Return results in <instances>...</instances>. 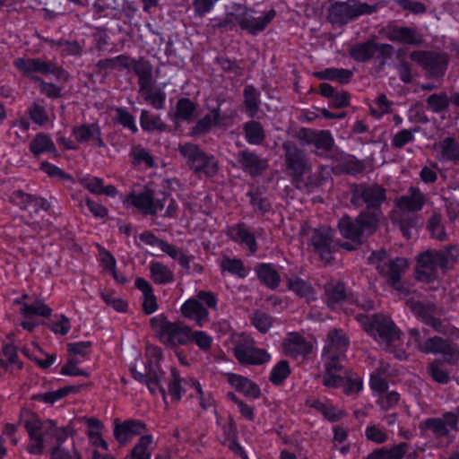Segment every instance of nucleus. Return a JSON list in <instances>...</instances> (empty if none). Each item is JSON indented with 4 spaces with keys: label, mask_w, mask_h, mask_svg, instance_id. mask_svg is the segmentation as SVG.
Returning a JSON list of instances; mask_svg holds the SVG:
<instances>
[{
    "label": "nucleus",
    "mask_w": 459,
    "mask_h": 459,
    "mask_svg": "<svg viewBox=\"0 0 459 459\" xmlns=\"http://www.w3.org/2000/svg\"><path fill=\"white\" fill-rule=\"evenodd\" d=\"M369 329L376 331L379 338L387 346L392 345L400 337V331L396 328L394 322L384 315H374L370 318Z\"/></svg>",
    "instance_id": "obj_12"
},
{
    "label": "nucleus",
    "mask_w": 459,
    "mask_h": 459,
    "mask_svg": "<svg viewBox=\"0 0 459 459\" xmlns=\"http://www.w3.org/2000/svg\"><path fill=\"white\" fill-rule=\"evenodd\" d=\"M229 236L234 241H238L241 244L246 245L249 251L254 254L257 250V244L255 238L251 233L244 223H239L236 226L231 227L229 230Z\"/></svg>",
    "instance_id": "obj_27"
},
{
    "label": "nucleus",
    "mask_w": 459,
    "mask_h": 459,
    "mask_svg": "<svg viewBox=\"0 0 459 459\" xmlns=\"http://www.w3.org/2000/svg\"><path fill=\"white\" fill-rule=\"evenodd\" d=\"M229 383L238 392L244 395L252 398H258L261 395L259 386L250 379L240 375L230 374L229 376Z\"/></svg>",
    "instance_id": "obj_26"
},
{
    "label": "nucleus",
    "mask_w": 459,
    "mask_h": 459,
    "mask_svg": "<svg viewBox=\"0 0 459 459\" xmlns=\"http://www.w3.org/2000/svg\"><path fill=\"white\" fill-rule=\"evenodd\" d=\"M164 253L169 255L172 259L178 261L179 264L184 268L187 273L190 270V262L193 260V255H187L184 252L183 249L177 247L174 245L169 243H166L164 248L162 249Z\"/></svg>",
    "instance_id": "obj_51"
},
{
    "label": "nucleus",
    "mask_w": 459,
    "mask_h": 459,
    "mask_svg": "<svg viewBox=\"0 0 459 459\" xmlns=\"http://www.w3.org/2000/svg\"><path fill=\"white\" fill-rule=\"evenodd\" d=\"M30 150L34 155H39L45 152H56V146L50 137L42 133L38 134L30 142Z\"/></svg>",
    "instance_id": "obj_46"
},
{
    "label": "nucleus",
    "mask_w": 459,
    "mask_h": 459,
    "mask_svg": "<svg viewBox=\"0 0 459 459\" xmlns=\"http://www.w3.org/2000/svg\"><path fill=\"white\" fill-rule=\"evenodd\" d=\"M140 124L142 128L147 132H165L168 127L167 125L161 121L160 116L154 115L146 109H143L141 112Z\"/></svg>",
    "instance_id": "obj_39"
},
{
    "label": "nucleus",
    "mask_w": 459,
    "mask_h": 459,
    "mask_svg": "<svg viewBox=\"0 0 459 459\" xmlns=\"http://www.w3.org/2000/svg\"><path fill=\"white\" fill-rule=\"evenodd\" d=\"M426 203V197L418 188L410 187L407 194L396 200V206L402 212H416L420 211Z\"/></svg>",
    "instance_id": "obj_19"
},
{
    "label": "nucleus",
    "mask_w": 459,
    "mask_h": 459,
    "mask_svg": "<svg viewBox=\"0 0 459 459\" xmlns=\"http://www.w3.org/2000/svg\"><path fill=\"white\" fill-rule=\"evenodd\" d=\"M342 357H344V354L324 351L325 372L338 374L342 372L343 369L342 365L340 363Z\"/></svg>",
    "instance_id": "obj_62"
},
{
    "label": "nucleus",
    "mask_w": 459,
    "mask_h": 459,
    "mask_svg": "<svg viewBox=\"0 0 459 459\" xmlns=\"http://www.w3.org/2000/svg\"><path fill=\"white\" fill-rule=\"evenodd\" d=\"M152 437L150 435L141 437L139 442L132 450V459H150L151 452L148 446L151 445Z\"/></svg>",
    "instance_id": "obj_61"
},
{
    "label": "nucleus",
    "mask_w": 459,
    "mask_h": 459,
    "mask_svg": "<svg viewBox=\"0 0 459 459\" xmlns=\"http://www.w3.org/2000/svg\"><path fill=\"white\" fill-rule=\"evenodd\" d=\"M303 139L307 144L316 147V154L319 156H323L331 151L334 144V140L327 130L306 129L303 132Z\"/></svg>",
    "instance_id": "obj_17"
},
{
    "label": "nucleus",
    "mask_w": 459,
    "mask_h": 459,
    "mask_svg": "<svg viewBox=\"0 0 459 459\" xmlns=\"http://www.w3.org/2000/svg\"><path fill=\"white\" fill-rule=\"evenodd\" d=\"M221 268L222 271H227L239 278H245L247 274L243 262L237 258H224L221 263Z\"/></svg>",
    "instance_id": "obj_56"
},
{
    "label": "nucleus",
    "mask_w": 459,
    "mask_h": 459,
    "mask_svg": "<svg viewBox=\"0 0 459 459\" xmlns=\"http://www.w3.org/2000/svg\"><path fill=\"white\" fill-rule=\"evenodd\" d=\"M255 273L259 281L268 288L274 290L279 286L280 275L270 264H259Z\"/></svg>",
    "instance_id": "obj_31"
},
{
    "label": "nucleus",
    "mask_w": 459,
    "mask_h": 459,
    "mask_svg": "<svg viewBox=\"0 0 459 459\" xmlns=\"http://www.w3.org/2000/svg\"><path fill=\"white\" fill-rule=\"evenodd\" d=\"M410 57L421 65L429 78L443 77L448 65L446 54L434 51H412Z\"/></svg>",
    "instance_id": "obj_10"
},
{
    "label": "nucleus",
    "mask_w": 459,
    "mask_h": 459,
    "mask_svg": "<svg viewBox=\"0 0 459 459\" xmlns=\"http://www.w3.org/2000/svg\"><path fill=\"white\" fill-rule=\"evenodd\" d=\"M325 302L329 307H335L347 299L346 288L343 282L332 281L325 286Z\"/></svg>",
    "instance_id": "obj_28"
},
{
    "label": "nucleus",
    "mask_w": 459,
    "mask_h": 459,
    "mask_svg": "<svg viewBox=\"0 0 459 459\" xmlns=\"http://www.w3.org/2000/svg\"><path fill=\"white\" fill-rule=\"evenodd\" d=\"M275 16V11L270 10L264 16L260 17H244L238 21V24L242 30H247L249 33L255 35L264 30L266 26Z\"/></svg>",
    "instance_id": "obj_25"
},
{
    "label": "nucleus",
    "mask_w": 459,
    "mask_h": 459,
    "mask_svg": "<svg viewBox=\"0 0 459 459\" xmlns=\"http://www.w3.org/2000/svg\"><path fill=\"white\" fill-rule=\"evenodd\" d=\"M73 134L80 143H93L100 148H106L101 138L100 127L98 124H83L73 128Z\"/></svg>",
    "instance_id": "obj_18"
},
{
    "label": "nucleus",
    "mask_w": 459,
    "mask_h": 459,
    "mask_svg": "<svg viewBox=\"0 0 459 459\" xmlns=\"http://www.w3.org/2000/svg\"><path fill=\"white\" fill-rule=\"evenodd\" d=\"M442 157L455 163L459 162V143L454 137H446L440 142Z\"/></svg>",
    "instance_id": "obj_49"
},
{
    "label": "nucleus",
    "mask_w": 459,
    "mask_h": 459,
    "mask_svg": "<svg viewBox=\"0 0 459 459\" xmlns=\"http://www.w3.org/2000/svg\"><path fill=\"white\" fill-rule=\"evenodd\" d=\"M387 37L392 41L405 44L417 45L420 43L415 30L408 27H394L389 30Z\"/></svg>",
    "instance_id": "obj_41"
},
{
    "label": "nucleus",
    "mask_w": 459,
    "mask_h": 459,
    "mask_svg": "<svg viewBox=\"0 0 459 459\" xmlns=\"http://www.w3.org/2000/svg\"><path fill=\"white\" fill-rule=\"evenodd\" d=\"M320 94L330 100L329 106L333 108H342L350 104L351 95L347 91H336L329 83L323 82L319 85Z\"/></svg>",
    "instance_id": "obj_22"
},
{
    "label": "nucleus",
    "mask_w": 459,
    "mask_h": 459,
    "mask_svg": "<svg viewBox=\"0 0 459 459\" xmlns=\"http://www.w3.org/2000/svg\"><path fill=\"white\" fill-rule=\"evenodd\" d=\"M134 378L141 383L145 384L150 392L155 394L158 389L161 394L163 399L166 398V391L161 385V380L164 377V372L161 370L158 362L150 360L145 366V372L137 371L134 368H131Z\"/></svg>",
    "instance_id": "obj_11"
},
{
    "label": "nucleus",
    "mask_w": 459,
    "mask_h": 459,
    "mask_svg": "<svg viewBox=\"0 0 459 459\" xmlns=\"http://www.w3.org/2000/svg\"><path fill=\"white\" fill-rule=\"evenodd\" d=\"M196 116V105L187 98L179 99L176 105L174 118L191 122Z\"/></svg>",
    "instance_id": "obj_40"
},
{
    "label": "nucleus",
    "mask_w": 459,
    "mask_h": 459,
    "mask_svg": "<svg viewBox=\"0 0 459 459\" xmlns=\"http://www.w3.org/2000/svg\"><path fill=\"white\" fill-rule=\"evenodd\" d=\"M245 137L250 144L260 145L265 139V133L260 122L251 120L244 125Z\"/></svg>",
    "instance_id": "obj_38"
},
{
    "label": "nucleus",
    "mask_w": 459,
    "mask_h": 459,
    "mask_svg": "<svg viewBox=\"0 0 459 459\" xmlns=\"http://www.w3.org/2000/svg\"><path fill=\"white\" fill-rule=\"evenodd\" d=\"M152 329L166 346L173 348L189 342L190 327L180 322L171 323L163 315L150 321Z\"/></svg>",
    "instance_id": "obj_6"
},
{
    "label": "nucleus",
    "mask_w": 459,
    "mask_h": 459,
    "mask_svg": "<svg viewBox=\"0 0 459 459\" xmlns=\"http://www.w3.org/2000/svg\"><path fill=\"white\" fill-rule=\"evenodd\" d=\"M407 267L408 264L405 258L396 257L378 265V273L385 278L387 284L400 290V281Z\"/></svg>",
    "instance_id": "obj_13"
},
{
    "label": "nucleus",
    "mask_w": 459,
    "mask_h": 459,
    "mask_svg": "<svg viewBox=\"0 0 459 459\" xmlns=\"http://www.w3.org/2000/svg\"><path fill=\"white\" fill-rule=\"evenodd\" d=\"M418 221V216L410 212H403V214L400 216V219L398 220V225L403 235L406 238H411V230L417 228Z\"/></svg>",
    "instance_id": "obj_58"
},
{
    "label": "nucleus",
    "mask_w": 459,
    "mask_h": 459,
    "mask_svg": "<svg viewBox=\"0 0 459 459\" xmlns=\"http://www.w3.org/2000/svg\"><path fill=\"white\" fill-rule=\"evenodd\" d=\"M195 172H203L207 176H213L218 171L217 162L212 156L206 155L202 152L190 165Z\"/></svg>",
    "instance_id": "obj_37"
},
{
    "label": "nucleus",
    "mask_w": 459,
    "mask_h": 459,
    "mask_svg": "<svg viewBox=\"0 0 459 459\" xmlns=\"http://www.w3.org/2000/svg\"><path fill=\"white\" fill-rule=\"evenodd\" d=\"M182 314L195 320L197 325L202 326L209 320V313L197 299H190L186 300L181 307Z\"/></svg>",
    "instance_id": "obj_21"
},
{
    "label": "nucleus",
    "mask_w": 459,
    "mask_h": 459,
    "mask_svg": "<svg viewBox=\"0 0 459 459\" xmlns=\"http://www.w3.org/2000/svg\"><path fill=\"white\" fill-rule=\"evenodd\" d=\"M80 387V385H67L54 392L35 394L32 396V399L35 401H40L46 403L53 404L56 401L66 396L68 394L78 392Z\"/></svg>",
    "instance_id": "obj_44"
},
{
    "label": "nucleus",
    "mask_w": 459,
    "mask_h": 459,
    "mask_svg": "<svg viewBox=\"0 0 459 459\" xmlns=\"http://www.w3.org/2000/svg\"><path fill=\"white\" fill-rule=\"evenodd\" d=\"M427 229L432 238L439 241L446 240L447 234L446 233L445 226L442 222V215L440 213L435 212L431 215L428 221Z\"/></svg>",
    "instance_id": "obj_52"
},
{
    "label": "nucleus",
    "mask_w": 459,
    "mask_h": 459,
    "mask_svg": "<svg viewBox=\"0 0 459 459\" xmlns=\"http://www.w3.org/2000/svg\"><path fill=\"white\" fill-rule=\"evenodd\" d=\"M273 319L268 314L263 311H256L252 317V323L261 333H266L272 326Z\"/></svg>",
    "instance_id": "obj_64"
},
{
    "label": "nucleus",
    "mask_w": 459,
    "mask_h": 459,
    "mask_svg": "<svg viewBox=\"0 0 459 459\" xmlns=\"http://www.w3.org/2000/svg\"><path fill=\"white\" fill-rule=\"evenodd\" d=\"M350 56L357 62H367L376 54V42L368 40L367 42L355 44L349 50Z\"/></svg>",
    "instance_id": "obj_33"
},
{
    "label": "nucleus",
    "mask_w": 459,
    "mask_h": 459,
    "mask_svg": "<svg viewBox=\"0 0 459 459\" xmlns=\"http://www.w3.org/2000/svg\"><path fill=\"white\" fill-rule=\"evenodd\" d=\"M243 95L246 110L250 117H254L259 109L260 92L253 85H247Z\"/></svg>",
    "instance_id": "obj_45"
},
{
    "label": "nucleus",
    "mask_w": 459,
    "mask_h": 459,
    "mask_svg": "<svg viewBox=\"0 0 459 459\" xmlns=\"http://www.w3.org/2000/svg\"><path fill=\"white\" fill-rule=\"evenodd\" d=\"M349 345V340L342 330L332 329L327 334V344L324 351L344 354Z\"/></svg>",
    "instance_id": "obj_29"
},
{
    "label": "nucleus",
    "mask_w": 459,
    "mask_h": 459,
    "mask_svg": "<svg viewBox=\"0 0 459 459\" xmlns=\"http://www.w3.org/2000/svg\"><path fill=\"white\" fill-rule=\"evenodd\" d=\"M283 349L288 356L297 358L299 355L310 353L312 346L301 335L291 333L283 342Z\"/></svg>",
    "instance_id": "obj_23"
},
{
    "label": "nucleus",
    "mask_w": 459,
    "mask_h": 459,
    "mask_svg": "<svg viewBox=\"0 0 459 459\" xmlns=\"http://www.w3.org/2000/svg\"><path fill=\"white\" fill-rule=\"evenodd\" d=\"M221 116L220 108H213L210 114L205 115L203 118L197 121L195 126L192 129L194 135H201L208 133L212 125L218 123Z\"/></svg>",
    "instance_id": "obj_42"
},
{
    "label": "nucleus",
    "mask_w": 459,
    "mask_h": 459,
    "mask_svg": "<svg viewBox=\"0 0 459 459\" xmlns=\"http://www.w3.org/2000/svg\"><path fill=\"white\" fill-rule=\"evenodd\" d=\"M406 305L416 316L434 331L451 339H459V329L440 319L445 315V309L442 307L430 301L423 302L415 299H408Z\"/></svg>",
    "instance_id": "obj_3"
},
{
    "label": "nucleus",
    "mask_w": 459,
    "mask_h": 459,
    "mask_svg": "<svg viewBox=\"0 0 459 459\" xmlns=\"http://www.w3.org/2000/svg\"><path fill=\"white\" fill-rule=\"evenodd\" d=\"M377 10V4L369 5L366 3L348 0L347 2H335L328 9L327 20L332 24L343 26L350 20L363 14H370Z\"/></svg>",
    "instance_id": "obj_7"
},
{
    "label": "nucleus",
    "mask_w": 459,
    "mask_h": 459,
    "mask_svg": "<svg viewBox=\"0 0 459 459\" xmlns=\"http://www.w3.org/2000/svg\"><path fill=\"white\" fill-rule=\"evenodd\" d=\"M238 165L251 177L261 176L268 168L266 159H263L255 152L243 150L236 154Z\"/></svg>",
    "instance_id": "obj_14"
},
{
    "label": "nucleus",
    "mask_w": 459,
    "mask_h": 459,
    "mask_svg": "<svg viewBox=\"0 0 459 459\" xmlns=\"http://www.w3.org/2000/svg\"><path fill=\"white\" fill-rule=\"evenodd\" d=\"M427 107L433 113H440L447 109L450 100L446 92L434 93L427 98Z\"/></svg>",
    "instance_id": "obj_53"
},
{
    "label": "nucleus",
    "mask_w": 459,
    "mask_h": 459,
    "mask_svg": "<svg viewBox=\"0 0 459 459\" xmlns=\"http://www.w3.org/2000/svg\"><path fill=\"white\" fill-rule=\"evenodd\" d=\"M13 197L21 200V204L24 209L32 206L35 212H37L39 208L44 211H48L50 208V204L46 199L26 194L22 190L15 191Z\"/></svg>",
    "instance_id": "obj_43"
},
{
    "label": "nucleus",
    "mask_w": 459,
    "mask_h": 459,
    "mask_svg": "<svg viewBox=\"0 0 459 459\" xmlns=\"http://www.w3.org/2000/svg\"><path fill=\"white\" fill-rule=\"evenodd\" d=\"M428 371L433 380L439 384H447L450 380L449 373L444 368L440 359H434L429 365Z\"/></svg>",
    "instance_id": "obj_57"
},
{
    "label": "nucleus",
    "mask_w": 459,
    "mask_h": 459,
    "mask_svg": "<svg viewBox=\"0 0 459 459\" xmlns=\"http://www.w3.org/2000/svg\"><path fill=\"white\" fill-rule=\"evenodd\" d=\"M351 203L355 207L366 205L365 211L378 212L382 217L380 207L386 201V190L382 186L373 184H352L350 186Z\"/></svg>",
    "instance_id": "obj_5"
},
{
    "label": "nucleus",
    "mask_w": 459,
    "mask_h": 459,
    "mask_svg": "<svg viewBox=\"0 0 459 459\" xmlns=\"http://www.w3.org/2000/svg\"><path fill=\"white\" fill-rule=\"evenodd\" d=\"M145 430V424L137 420H125L121 424H116L114 429V435L116 439L120 444H126L133 437L141 435Z\"/></svg>",
    "instance_id": "obj_20"
},
{
    "label": "nucleus",
    "mask_w": 459,
    "mask_h": 459,
    "mask_svg": "<svg viewBox=\"0 0 459 459\" xmlns=\"http://www.w3.org/2000/svg\"><path fill=\"white\" fill-rule=\"evenodd\" d=\"M132 66V58L126 55H120L113 58L100 59L97 63L100 70L108 69H129Z\"/></svg>",
    "instance_id": "obj_47"
},
{
    "label": "nucleus",
    "mask_w": 459,
    "mask_h": 459,
    "mask_svg": "<svg viewBox=\"0 0 459 459\" xmlns=\"http://www.w3.org/2000/svg\"><path fill=\"white\" fill-rule=\"evenodd\" d=\"M133 71L138 76L139 91L145 90L150 85H152V65L151 63L141 57L138 60L132 58Z\"/></svg>",
    "instance_id": "obj_24"
},
{
    "label": "nucleus",
    "mask_w": 459,
    "mask_h": 459,
    "mask_svg": "<svg viewBox=\"0 0 459 459\" xmlns=\"http://www.w3.org/2000/svg\"><path fill=\"white\" fill-rule=\"evenodd\" d=\"M409 445L402 442L391 448L382 447L377 449V454L381 459H402L406 454Z\"/></svg>",
    "instance_id": "obj_59"
},
{
    "label": "nucleus",
    "mask_w": 459,
    "mask_h": 459,
    "mask_svg": "<svg viewBox=\"0 0 459 459\" xmlns=\"http://www.w3.org/2000/svg\"><path fill=\"white\" fill-rule=\"evenodd\" d=\"M135 287L143 294V309L147 314H152L158 308L156 297L152 285L143 278L138 277L135 280Z\"/></svg>",
    "instance_id": "obj_30"
},
{
    "label": "nucleus",
    "mask_w": 459,
    "mask_h": 459,
    "mask_svg": "<svg viewBox=\"0 0 459 459\" xmlns=\"http://www.w3.org/2000/svg\"><path fill=\"white\" fill-rule=\"evenodd\" d=\"M458 255L459 249L453 245L444 249H428L420 253L417 258V279L427 282L435 281L437 278V269L446 270L450 264L455 262Z\"/></svg>",
    "instance_id": "obj_1"
},
{
    "label": "nucleus",
    "mask_w": 459,
    "mask_h": 459,
    "mask_svg": "<svg viewBox=\"0 0 459 459\" xmlns=\"http://www.w3.org/2000/svg\"><path fill=\"white\" fill-rule=\"evenodd\" d=\"M13 65L24 74L32 73L42 74H56L59 70L54 63L46 62L40 58H16Z\"/></svg>",
    "instance_id": "obj_15"
},
{
    "label": "nucleus",
    "mask_w": 459,
    "mask_h": 459,
    "mask_svg": "<svg viewBox=\"0 0 459 459\" xmlns=\"http://www.w3.org/2000/svg\"><path fill=\"white\" fill-rule=\"evenodd\" d=\"M290 374L287 360L279 361L272 369L270 381L274 385H281Z\"/></svg>",
    "instance_id": "obj_60"
},
{
    "label": "nucleus",
    "mask_w": 459,
    "mask_h": 459,
    "mask_svg": "<svg viewBox=\"0 0 459 459\" xmlns=\"http://www.w3.org/2000/svg\"><path fill=\"white\" fill-rule=\"evenodd\" d=\"M379 214L369 211L361 212L355 220L346 216L340 220L338 228L341 235L357 244H362L363 238L372 235L378 225Z\"/></svg>",
    "instance_id": "obj_4"
},
{
    "label": "nucleus",
    "mask_w": 459,
    "mask_h": 459,
    "mask_svg": "<svg viewBox=\"0 0 459 459\" xmlns=\"http://www.w3.org/2000/svg\"><path fill=\"white\" fill-rule=\"evenodd\" d=\"M314 75L320 80L335 81L341 84H346L351 82L353 73L343 68H326L323 71L316 72Z\"/></svg>",
    "instance_id": "obj_34"
},
{
    "label": "nucleus",
    "mask_w": 459,
    "mask_h": 459,
    "mask_svg": "<svg viewBox=\"0 0 459 459\" xmlns=\"http://www.w3.org/2000/svg\"><path fill=\"white\" fill-rule=\"evenodd\" d=\"M150 273L152 280L156 284H167L174 281L173 272L160 262H151Z\"/></svg>",
    "instance_id": "obj_35"
},
{
    "label": "nucleus",
    "mask_w": 459,
    "mask_h": 459,
    "mask_svg": "<svg viewBox=\"0 0 459 459\" xmlns=\"http://www.w3.org/2000/svg\"><path fill=\"white\" fill-rule=\"evenodd\" d=\"M438 354L444 358V361L449 365H455L459 361V347L456 343L445 339L443 346Z\"/></svg>",
    "instance_id": "obj_55"
},
{
    "label": "nucleus",
    "mask_w": 459,
    "mask_h": 459,
    "mask_svg": "<svg viewBox=\"0 0 459 459\" xmlns=\"http://www.w3.org/2000/svg\"><path fill=\"white\" fill-rule=\"evenodd\" d=\"M30 438L28 451L30 454L40 455L43 452L44 443L56 442V446L61 445L68 437V428H57L53 420H40L38 417L32 416L24 421Z\"/></svg>",
    "instance_id": "obj_2"
},
{
    "label": "nucleus",
    "mask_w": 459,
    "mask_h": 459,
    "mask_svg": "<svg viewBox=\"0 0 459 459\" xmlns=\"http://www.w3.org/2000/svg\"><path fill=\"white\" fill-rule=\"evenodd\" d=\"M438 354L444 358V361L449 365H455L459 361V347L456 343L445 339L443 346Z\"/></svg>",
    "instance_id": "obj_54"
},
{
    "label": "nucleus",
    "mask_w": 459,
    "mask_h": 459,
    "mask_svg": "<svg viewBox=\"0 0 459 459\" xmlns=\"http://www.w3.org/2000/svg\"><path fill=\"white\" fill-rule=\"evenodd\" d=\"M312 407L320 411L331 421H337L344 415L342 411H337L334 407L325 404L320 401L314 402L312 403Z\"/></svg>",
    "instance_id": "obj_63"
},
{
    "label": "nucleus",
    "mask_w": 459,
    "mask_h": 459,
    "mask_svg": "<svg viewBox=\"0 0 459 459\" xmlns=\"http://www.w3.org/2000/svg\"><path fill=\"white\" fill-rule=\"evenodd\" d=\"M310 246L325 264H331L333 254L340 248V241L334 239V231L329 227L314 229L310 237Z\"/></svg>",
    "instance_id": "obj_8"
},
{
    "label": "nucleus",
    "mask_w": 459,
    "mask_h": 459,
    "mask_svg": "<svg viewBox=\"0 0 459 459\" xmlns=\"http://www.w3.org/2000/svg\"><path fill=\"white\" fill-rule=\"evenodd\" d=\"M286 169L297 183L303 182V176L310 171L306 154L293 142L282 143Z\"/></svg>",
    "instance_id": "obj_9"
},
{
    "label": "nucleus",
    "mask_w": 459,
    "mask_h": 459,
    "mask_svg": "<svg viewBox=\"0 0 459 459\" xmlns=\"http://www.w3.org/2000/svg\"><path fill=\"white\" fill-rule=\"evenodd\" d=\"M153 192L146 190L140 194H131L126 198L132 205L142 210L145 214L154 215L155 211L152 209Z\"/></svg>",
    "instance_id": "obj_36"
},
{
    "label": "nucleus",
    "mask_w": 459,
    "mask_h": 459,
    "mask_svg": "<svg viewBox=\"0 0 459 459\" xmlns=\"http://www.w3.org/2000/svg\"><path fill=\"white\" fill-rule=\"evenodd\" d=\"M225 1L226 17L218 23V27H228L238 23V21L244 19L246 15V6L230 0Z\"/></svg>",
    "instance_id": "obj_32"
},
{
    "label": "nucleus",
    "mask_w": 459,
    "mask_h": 459,
    "mask_svg": "<svg viewBox=\"0 0 459 459\" xmlns=\"http://www.w3.org/2000/svg\"><path fill=\"white\" fill-rule=\"evenodd\" d=\"M52 309L48 307L42 300L37 299L32 304L27 303L22 304L21 313L25 317L32 316H39L43 317H49L51 316Z\"/></svg>",
    "instance_id": "obj_50"
},
{
    "label": "nucleus",
    "mask_w": 459,
    "mask_h": 459,
    "mask_svg": "<svg viewBox=\"0 0 459 459\" xmlns=\"http://www.w3.org/2000/svg\"><path fill=\"white\" fill-rule=\"evenodd\" d=\"M234 355L242 364L261 365L267 362L270 359V355L266 351L244 343H238L235 346Z\"/></svg>",
    "instance_id": "obj_16"
},
{
    "label": "nucleus",
    "mask_w": 459,
    "mask_h": 459,
    "mask_svg": "<svg viewBox=\"0 0 459 459\" xmlns=\"http://www.w3.org/2000/svg\"><path fill=\"white\" fill-rule=\"evenodd\" d=\"M145 101L149 102L154 108L161 109L164 107L166 93L159 88L150 85L145 90H140Z\"/></svg>",
    "instance_id": "obj_48"
}]
</instances>
